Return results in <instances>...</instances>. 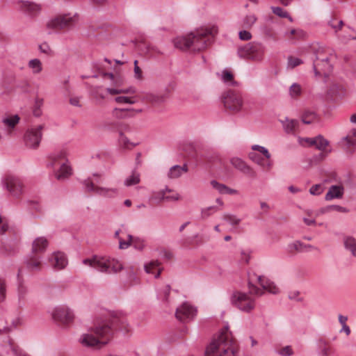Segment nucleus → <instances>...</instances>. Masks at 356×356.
<instances>
[{"mask_svg":"<svg viewBox=\"0 0 356 356\" xmlns=\"http://www.w3.org/2000/svg\"><path fill=\"white\" fill-rule=\"evenodd\" d=\"M218 31V27L216 24H208L185 35L176 37L173 40V44L176 48L181 50L191 49L193 51H200L207 47V37L214 36Z\"/></svg>","mask_w":356,"mask_h":356,"instance_id":"obj_1","label":"nucleus"},{"mask_svg":"<svg viewBox=\"0 0 356 356\" xmlns=\"http://www.w3.org/2000/svg\"><path fill=\"white\" fill-rule=\"evenodd\" d=\"M113 335L112 325L108 322H98L83 333L79 339L82 346L90 348H100L106 345Z\"/></svg>","mask_w":356,"mask_h":356,"instance_id":"obj_2","label":"nucleus"},{"mask_svg":"<svg viewBox=\"0 0 356 356\" xmlns=\"http://www.w3.org/2000/svg\"><path fill=\"white\" fill-rule=\"evenodd\" d=\"M205 356H236L233 337L228 325L213 337L206 348Z\"/></svg>","mask_w":356,"mask_h":356,"instance_id":"obj_3","label":"nucleus"},{"mask_svg":"<svg viewBox=\"0 0 356 356\" xmlns=\"http://www.w3.org/2000/svg\"><path fill=\"white\" fill-rule=\"evenodd\" d=\"M104 177L100 173H93L91 176L81 181L83 190L88 193H92L105 198H113L118 194L116 188L104 187L99 186L103 183Z\"/></svg>","mask_w":356,"mask_h":356,"instance_id":"obj_4","label":"nucleus"},{"mask_svg":"<svg viewBox=\"0 0 356 356\" xmlns=\"http://www.w3.org/2000/svg\"><path fill=\"white\" fill-rule=\"evenodd\" d=\"M82 264L104 273H117L123 268L122 264L114 258L108 256L94 255L84 259Z\"/></svg>","mask_w":356,"mask_h":356,"instance_id":"obj_5","label":"nucleus"},{"mask_svg":"<svg viewBox=\"0 0 356 356\" xmlns=\"http://www.w3.org/2000/svg\"><path fill=\"white\" fill-rule=\"evenodd\" d=\"M266 45L257 40L249 42L237 47L236 54L241 59L261 63L265 58Z\"/></svg>","mask_w":356,"mask_h":356,"instance_id":"obj_6","label":"nucleus"},{"mask_svg":"<svg viewBox=\"0 0 356 356\" xmlns=\"http://www.w3.org/2000/svg\"><path fill=\"white\" fill-rule=\"evenodd\" d=\"M248 285L250 293L256 296H262L264 291L272 294H277L280 292L279 288L273 281L264 276L257 275L254 273L249 276Z\"/></svg>","mask_w":356,"mask_h":356,"instance_id":"obj_7","label":"nucleus"},{"mask_svg":"<svg viewBox=\"0 0 356 356\" xmlns=\"http://www.w3.org/2000/svg\"><path fill=\"white\" fill-rule=\"evenodd\" d=\"M76 21V14H61L49 18L46 22L45 26L49 30V33H51L68 29L74 25Z\"/></svg>","mask_w":356,"mask_h":356,"instance_id":"obj_8","label":"nucleus"},{"mask_svg":"<svg viewBox=\"0 0 356 356\" xmlns=\"http://www.w3.org/2000/svg\"><path fill=\"white\" fill-rule=\"evenodd\" d=\"M67 156L66 152L64 150L60 151L51 156L52 160L50 165L52 167L59 165V169L55 172V177L58 180H64L68 178L72 173V170L67 161L60 163L58 162L60 159H65Z\"/></svg>","mask_w":356,"mask_h":356,"instance_id":"obj_9","label":"nucleus"},{"mask_svg":"<svg viewBox=\"0 0 356 356\" xmlns=\"http://www.w3.org/2000/svg\"><path fill=\"white\" fill-rule=\"evenodd\" d=\"M231 302L244 312H250L255 307V302L248 293L236 291L231 297Z\"/></svg>","mask_w":356,"mask_h":356,"instance_id":"obj_10","label":"nucleus"},{"mask_svg":"<svg viewBox=\"0 0 356 356\" xmlns=\"http://www.w3.org/2000/svg\"><path fill=\"white\" fill-rule=\"evenodd\" d=\"M44 126L42 124L32 127L26 130L24 136V144L29 149L38 147L42 137Z\"/></svg>","mask_w":356,"mask_h":356,"instance_id":"obj_11","label":"nucleus"},{"mask_svg":"<svg viewBox=\"0 0 356 356\" xmlns=\"http://www.w3.org/2000/svg\"><path fill=\"white\" fill-rule=\"evenodd\" d=\"M50 314L54 321L64 325L71 323L74 319V312L65 305L55 307Z\"/></svg>","mask_w":356,"mask_h":356,"instance_id":"obj_12","label":"nucleus"},{"mask_svg":"<svg viewBox=\"0 0 356 356\" xmlns=\"http://www.w3.org/2000/svg\"><path fill=\"white\" fill-rule=\"evenodd\" d=\"M223 103L227 108L238 112L242 108L243 102L240 93L228 90L223 95Z\"/></svg>","mask_w":356,"mask_h":356,"instance_id":"obj_13","label":"nucleus"},{"mask_svg":"<svg viewBox=\"0 0 356 356\" xmlns=\"http://www.w3.org/2000/svg\"><path fill=\"white\" fill-rule=\"evenodd\" d=\"M1 183L3 187L8 190L13 196L18 197L22 193L23 186L18 178L7 176L2 179Z\"/></svg>","mask_w":356,"mask_h":356,"instance_id":"obj_14","label":"nucleus"},{"mask_svg":"<svg viewBox=\"0 0 356 356\" xmlns=\"http://www.w3.org/2000/svg\"><path fill=\"white\" fill-rule=\"evenodd\" d=\"M175 315L181 321H190L196 316L197 309L188 302H184L176 309Z\"/></svg>","mask_w":356,"mask_h":356,"instance_id":"obj_15","label":"nucleus"},{"mask_svg":"<svg viewBox=\"0 0 356 356\" xmlns=\"http://www.w3.org/2000/svg\"><path fill=\"white\" fill-rule=\"evenodd\" d=\"M313 70L316 76H320L322 74L327 76L332 71V65L330 63L329 58L327 57L321 59L316 58L313 63Z\"/></svg>","mask_w":356,"mask_h":356,"instance_id":"obj_16","label":"nucleus"},{"mask_svg":"<svg viewBox=\"0 0 356 356\" xmlns=\"http://www.w3.org/2000/svg\"><path fill=\"white\" fill-rule=\"evenodd\" d=\"M230 163L235 169L248 177H254L256 176L254 169L241 158L232 157L230 159Z\"/></svg>","mask_w":356,"mask_h":356,"instance_id":"obj_17","label":"nucleus"},{"mask_svg":"<svg viewBox=\"0 0 356 356\" xmlns=\"http://www.w3.org/2000/svg\"><path fill=\"white\" fill-rule=\"evenodd\" d=\"M18 115H8L3 116L1 120V129L6 136H10L15 126L19 122Z\"/></svg>","mask_w":356,"mask_h":356,"instance_id":"obj_18","label":"nucleus"},{"mask_svg":"<svg viewBox=\"0 0 356 356\" xmlns=\"http://www.w3.org/2000/svg\"><path fill=\"white\" fill-rule=\"evenodd\" d=\"M49 265L56 270H61L67 265L66 255L61 252H54L49 258Z\"/></svg>","mask_w":356,"mask_h":356,"instance_id":"obj_19","label":"nucleus"},{"mask_svg":"<svg viewBox=\"0 0 356 356\" xmlns=\"http://www.w3.org/2000/svg\"><path fill=\"white\" fill-rule=\"evenodd\" d=\"M106 76H108L111 80L115 81V85L116 86L115 88H107L106 92L112 95L122 94V93H134L135 90L133 88H119L118 86L120 85L121 80L118 78H117L112 73H107L106 74Z\"/></svg>","mask_w":356,"mask_h":356,"instance_id":"obj_20","label":"nucleus"},{"mask_svg":"<svg viewBox=\"0 0 356 356\" xmlns=\"http://www.w3.org/2000/svg\"><path fill=\"white\" fill-rule=\"evenodd\" d=\"M345 188L343 185H332L325 195L326 201H331L334 199H341L343 197Z\"/></svg>","mask_w":356,"mask_h":356,"instance_id":"obj_21","label":"nucleus"},{"mask_svg":"<svg viewBox=\"0 0 356 356\" xmlns=\"http://www.w3.org/2000/svg\"><path fill=\"white\" fill-rule=\"evenodd\" d=\"M142 109H127L115 108L112 111V115L116 119H125L133 118L136 113H140Z\"/></svg>","mask_w":356,"mask_h":356,"instance_id":"obj_22","label":"nucleus"},{"mask_svg":"<svg viewBox=\"0 0 356 356\" xmlns=\"http://www.w3.org/2000/svg\"><path fill=\"white\" fill-rule=\"evenodd\" d=\"M104 322H108L111 324L113 332L115 329H119L122 332L127 333L129 332L131 330L129 325L124 318L113 317L112 319L106 320L104 321Z\"/></svg>","mask_w":356,"mask_h":356,"instance_id":"obj_23","label":"nucleus"},{"mask_svg":"<svg viewBox=\"0 0 356 356\" xmlns=\"http://www.w3.org/2000/svg\"><path fill=\"white\" fill-rule=\"evenodd\" d=\"M340 144L344 146L346 149H350L356 146V129H350L346 136L342 137Z\"/></svg>","mask_w":356,"mask_h":356,"instance_id":"obj_24","label":"nucleus"},{"mask_svg":"<svg viewBox=\"0 0 356 356\" xmlns=\"http://www.w3.org/2000/svg\"><path fill=\"white\" fill-rule=\"evenodd\" d=\"M188 171V167L186 164L182 166L175 165L172 166L167 174L168 178L170 179H175L180 177L184 173Z\"/></svg>","mask_w":356,"mask_h":356,"instance_id":"obj_25","label":"nucleus"},{"mask_svg":"<svg viewBox=\"0 0 356 356\" xmlns=\"http://www.w3.org/2000/svg\"><path fill=\"white\" fill-rule=\"evenodd\" d=\"M289 251L307 252L315 250L316 248L310 244H305L300 241H296L288 245Z\"/></svg>","mask_w":356,"mask_h":356,"instance_id":"obj_26","label":"nucleus"},{"mask_svg":"<svg viewBox=\"0 0 356 356\" xmlns=\"http://www.w3.org/2000/svg\"><path fill=\"white\" fill-rule=\"evenodd\" d=\"M211 185L220 194L237 195L238 193L237 190L230 188L226 185L220 184L216 180H212L211 181Z\"/></svg>","mask_w":356,"mask_h":356,"instance_id":"obj_27","label":"nucleus"},{"mask_svg":"<svg viewBox=\"0 0 356 356\" xmlns=\"http://www.w3.org/2000/svg\"><path fill=\"white\" fill-rule=\"evenodd\" d=\"M145 270L148 274L154 275L155 278H158L160 275L161 269L159 263L157 261H152L144 266Z\"/></svg>","mask_w":356,"mask_h":356,"instance_id":"obj_28","label":"nucleus"},{"mask_svg":"<svg viewBox=\"0 0 356 356\" xmlns=\"http://www.w3.org/2000/svg\"><path fill=\"white\" fill-rule=\"evenodd\" d=\"M48 245L47 240L42 236L36 238L33 242L32 250L33 252H42Z\"/></svg>","mask_w":356,"mask_h":356,"instance_id":"obj_29","label":"nucleus"},{"mask_svg":"<svg viewBox=\"0 0 356 356\" xmlns=\"http://www.w3.org/2000/svg\"><path fill=\"white\" fill-rule=\"evenodd\" d=\"M343 245L346 250L350 254L356 257V239L350 236H346L343 238Z\"/></svg>","mask_w":356,"mask_h":356,"instance_id":"obj_30","label":"nucleus"},{"mask_svg":"<svg viewBox=\"0 0 356 356\" xmlns=\"http://www.w3.org/2000/svg\"><path fill=\"white\" fill-rule=\"evenodd\" d=\"M3 350L6 352L7 354L9 351H11L14 356H31L17 346L13 344L10 339H8V344L3 348Z\"/></svg>","mask_w":356,"mask_h":356,"instance_id":"obj_31","label":"nucleus"},{"mask_svg":"<svg viewBox=\"0 0 356 356\" xmlns=\"http://www.w3.org/2000/svg\"><path fill=\"white\" fill-rule=\"evenodd\" d=\"M21 8L24 12L33 15L38 13L41 9L39 4L31 1L22 2Z\"/></svg>","mask_w":356,"mask_h":356,"instance_id":"obj_32","label":"nucleus"},{"mask_svg":"<svg viewBox=\"0 0 356 356\" xmlns=\"http://www.w3.org/2000/svg\"><path fill=\"white\" fill-rule=\"evenodd\" d=\"M27 65L33 74H38L41 73L43 70L42 63L38 58L31 59L28 62Z\"/></svg>","mask_w":356,"mask_h":356,"instance_id":"obj_33","label":"nucleus"},{"mask_svg":"<svg viewBox=\"0 0 356 356\" xmlns=\"http://www.w3.org/2000/svg\"><path fill=\"white\" fill-rule=\"evenodd\" d=\"M220 76V79L225 84H227L228 86H237L238 85L237 82L234 80V76L230 71H229L227 70H224L221 72Z\"/></svg>","mask_w":356,"mask_h":356,"instance_id":"obj_34","label":"nucleus"},{"mask_svg":"<svg viewBox=\"0 0 356 356\" xmlns=\"http://www.w3.org/2000/svg\"><path fill=\"white\" fill-rule=\"evenodd\" d=\"M282 123L285 131L288 134L295 131L297 126L298 125V120H290L288 118H286L284 120H282Z\"/></svg>","mask_w":356,"mask_h":356,"instance_id":"obj_35","label":"nucleus"},{"mask_svg":"<svg viewBox=\"0 0 356 356\" xmlns=\"http://www.w3.org/2000/svg\"><path fill=\"white\" fill-rule=\"evenodd\" d=\"M219 211H220V208L217 206H209L202 208L200 211V218L202 220L207 219L209 217Z\"/></svg>","mask_w":356,"mask_h":356,"instance_id":"obj_36","label":"nucleus"},{"mask_svg":"<svg viewBox=\"0 0 356 356\" xmlns=\"http://www.w3.org/2000/svg\"><path fill=\"white\" fill-rule=\"evenodd\" d=\"M29 293L27 286L21 280H18L17 283V296L19 301L24 300Z\"/></svg>","mask_w":356,"mask_h":356,"instance_id":"obj_37","label":"nucleus"},{"mask_svg":"<svg viewBox=\"0 0 356 356\" xmlns=\"http://www.w3.org/2000/svg\"><path fill=\"white\" fill-rule=\"evenodd\" d=\"M257 21V17L250 13L246 15L242 19V26L246 29H251Z\"/></svg>","mask_w":356,"mask_h":356,"instance_id":"obj_38","label":"nucleus"},{"mask_svg":"<svg viewBox=\"0 0 356 356\" xmlns=\"http://www.w3.org/2000/svg\"><path fill=\"white\" fill-rule=\"evenodd\" d=\"M140 180V174L136 171H133L131 175L125 179L124 183L126 186H131L138 184Z\"/></svg>","mask_w":356,"mask_h":356,"instance_id":"obj_39","label":"nucleus"},{"mask_svg":"<svg viewBox=\"0 0 356 356\" xmlns=\"http://www.w3.org/2000/svg\"><path fill=\"white\" fill-rule=\"evenodd\" d=\"M41 264V259L40 257L33 256L31 257L26 261V266L28 269L31 270H36L39 269L40 266Z\"/></svg>","mask_w":356,"mask_h":356,"instance_id":"obj_40","label":"nucleus"},{"mask_svg":"<svg viewBox=\"0 0 356 356\" xmlns=\"http://www.w3.org/2000/svg\"><path fill=\"white\" fill-rule=\"evenodd\" d=\"M272 12L277 16L282 18H287L290 22H293V18L290 16L287 11L279 6H271Z\"/></svg>","mask_w":356,"mask_h":356,"instance_id":"obj_41","label":"nucleus"},{"mask_svg":"<svg viewBox=\"0 0 356 356\" xmlns=\"http://www.w3.org/2000/svg\"><path fill=\"white\" fill-rule=\"evenodd\" d=\"M329 141L325 139L323 136L318 135L316 136L315 147L321 151H325L329 145Z\"/></svg>","mask_w":356,"mask_h":356,"instance_id":"obj_42","label":"nucleus"},{"mask_svg":"<svg viewBox=\"0 0 356 356\" xmlns=\"http://www.w3.org/2000/svg\"><path fill=\"white\" fill-rule=\"evenodd\" d=\"M170 291V286L169 285H165L162 289H158L157 298L161 301L168 302V296Z\"/></svg>","mask_w":356,"mask_h":356,"instance_id":"obj_43","label":"nucleus"},{"mask_svg":"<svg viewBox=\"0 0 356 356\" xmlns=\"http://www.w3.org/2000/svg\"><path fill=\"white\" fill-rule=\"evenodd\" d=\"M161 198H165V201L175 202L181 199V196L179 193L171 189V191H167V193H163Z\"/></svg>","mask_w":356,"mask_h":356,"instance_id":"obj_44","label":"nucleus"},{"mask_svg":"<svg viewBox=\"0 0 356 356\" xmlns=\"http://www.w3.org/2000/svg\"><path fill=\"white\" fill-rule=\"evenodd\" d=\"M302 87L297 83H293L289 90V95L291 98L296 99L302 94Z\"/></svg>","mask_w":356,"mask_h":356,"instance_id":"obj_45","label":"nucleus"},{"mask_svg":"<svg viewBox=\"0 0 356 356\" xmlns=\"http://www.w3.org/2000/svg\"><path fill=\"white\" fill-rule=\"evenodd\" d=\"M302 63H303V61L300 58L293 56H289L287 58L286 67H287V69H293L294 67L299 66Z\"/></svg>","mask_w":356,"mask_h":356,"instance_id":"obj_46","label":"nucleus"},{"mask_svg":"<svg viewBox=\"0 0 356 356\" xmlns=\"http://www.w3.org/2000/svg\"><path fill=\"white\" fill-rule=\"evenodd\" d=\"M316 120V113L311 111H305L302 115V122L304 124H311Z\"/></svg>","mask_w":356,"mask_h":356,"instance_id":"obj_47","label":"nucleus"},{"mask_svg":"<svg viewBox=\"0 0 356 356\" xmlns=\"http://www.w3.org/2000/svg\"><path fill=\"white\" fill-rule=\"evenodd\" d=\"M222 219L229 222L231 225H237L241 221V219L238 218L236 216L229 213H224Z\"/></svg>","mask_w":356,"mask_h":356,"instance_id":"obj_48","label":"nucleus"},{"mask_svg":"<svg viewBox=\"0 0 356 356\" xmlns=\"http://www.w3.org/2000/svg\"><path fill=\"white\" fill-rule=\"evenodd\" d=\"M286 35L291 39H300L305 37V33L302 29H291L286 33Z\"/></svg>","mask_w":356,"mask_h":356,"instance_id":"obj_49","label":"nucleus"},{"mask_svg":"<svg viewBox=\"0 0 356 356\" xmlns=\"http://www.w3.org/2000/svg\"><path fill=\"white\" fill-rule=\"evenodd\" d=\"M251 149L252 151H257L261 154H263L267 159H270L271 157V154H270L268 149L264 146H261L259 145H253L251 146Z\"/></svg>","mask_w":356,"mask_h":356,"instance_id":"obj_50","label":"nucleus"},{"mask_svg":"<svg viewBox=\"0 0 356 356\" xmlns=\"http://www.w3.org/2000/svg\"><path fill=\"white\" fill-rule=\"evenodd\" d=\"M167 191H171V188L165 187V188L154 193V195L152 196L151 200L153 201H156L159 203L165 200V198H161V195H163V193H167Z\"/></svg>","mask_w":356,"mask_h":356,"instance_id":"obj_51","label":"nucleus"},{"mask_svg":"<svg viewBox=\"0 0 356 356\" xmlns=\"http://www.w3.org/2000/svg\"><path fill=\"white\" fill-rule=\"evenodd\" d=\"M248 158L252 162L257 163L260 166H264L263 159L257 155L254 151L250 152L248 154Z\"/></svg>","mask_w":356,"mask_h":356,"instance_id":"obj_52","label":"nucleus"},{"mask_svg":"<svg viewBox=\"0 0 356 356\" xmlns=\"http://www.w3.org/2000/svg\"><path fill=\"white\" fill-rule=\"evenodd\" d=\"M115 102L118 104H134L136 102L135 99L131 97H126V96H119L115 98Z\"/></svg>","mask_w":356,"mask_h":356,"instance_id":"obj_53","label":"nucleus"},{"mask_svg":"<svg viewBox=\"0 0 356 356\" xmlns=\"http://www.w3.org/2000/svg\"><path fill=\"white\" fill-rule=\"evenodd\" d=\"M131 245L134 247L135 249L138 250H142L145 246L144 240L140 239L139 238L133 237L131 241Z\"/></svg>","mask_w":356,"mask_h":356,"instance_id":"obj_54","label":"nucleus"},{"mask_svg":"<svg viewBox=\"0 0 356 356\" xmlns=\"http://www.w3.org/2000/svg\"><path fill=\"white\" fill-rule=\"evenodd\" d=\"M325 210L327 211H337L338 212H341V213H348L349 212V209H347L346 207H342V206H340V205H337V204H332V205H330V206H327L325 207Z\"/></svg>","mask_w":356,"mask_h":356,"instance_id":"obj_55","label":"nucleus"},{"mask_svg":"<svg viewBox=\"0 0 356 356\" xmlns=\"http://www.w3.org/2000/svg\"><path fill=\"white\" fill-rule=\"evenodd\" d=\"M165 96L163 95H151L149 96V100L154 104H160L165 101Z\"/></svg>","mask_w":356,"mask_h":356,"instance_id":"obj_56","label":"nucleus"},{"mask_svg":"<svg viewBox=\"0 0 356 356\" xmlns=\"http://www.w3.org/2000/svg\"><path fill=\"white\" fill-rule=\"evenodd\" d=\"M323 192V187L321 184H315L309 188V193L312 195H319Z\"/></svg>","mask_w":356,"mask_h":356,"instance_id":"obj_57","label":"nucleus"},{"mask_svg":"<svg viewBox=\"0 0 356 356\" xmlns=\"http://www.w3.org/2000/svg\"><path fill=\"white\" fill-rule=\"evenodd\" d=\"M238 38L242 41H249L252 39V33L247 30H241L238 32Z\"/></svg>","mask_w":356,"mask_h":356,"instance_id":"obj_58","label":"nucleus"},{"mask_svg":"<svg viewBox=\"0 0 356 356\" xmlns=\"http://www.w3.org/2000/svg\"><path fill=\"white\" fill-rule=\"evenodd\" d=\"M278 355L281 356H291L293 354L291 346H286L277 351Z\"/></svg>","mask_w":356,"mask_h":356,"instance_id":"obj_59","label":"nucleus"},{"mask_svg":"<svg viewBox=\"0 0 356 356\" xmlns=\"http://www.w3.org/2000/svg\"><path fill=\"white\" fill-rule=\"evenodd\" d=\"M40 51L46 55H51L52 50L47 42H43L38 46Z\"/></svg>","mask_w":356,"mask_h":356,"instance_id":"obj_60","label":"nucleus"},{"mask_svg":"<svg viewBox=\"0 0 356 356\" xmlns=\"http://www.w3.org/2000/svg\"><path fill=\"white\" fill-rule=\"evenodd\" d=\"M6 284L4 280L0 279V302H3L6 298Z\"/></svg>","mask_w":356,"mask_h":356,"instance_id":"obj_61","label":"nucleus"},{"mask_svg":"<svg viewBox=\"0 0 356 356\" xmlns=\"http://www.w3.org/2000/svg\"><path fill=\"white\" fill-rule=\"evenodd\" d=\"M132 236L128 235V241H123L119 238V248L120 249H127L131 245Z\"/></svg>","mask_w":356,"mask_h":356,"instance_id":"obj_62","label":"nucleus"},{"mask_svg":"<svg viewBox=\"0 0 356 356\" xmlns=\"http://www.w3.org/2000/svg\"><path fill=\"white\" fill-rule=\"evenodd\" d=\"M334 20L332 19L328 22V25L331 26L332 29L335 30V32L339 31L342 28L343 22L342 20L339 21L338 24H336L334 22Z\"/></svg>","mask_w":356,"mask_h":356,"instance_id":"obj_63","label":"nucleus"},{"mask_svg":"<svg viewBox=\"0 0 356 356\" xmlns=\"http://www.w3.org/2000/svg\"><path fill=\"white\" fill-rule=\"evenodd\" d=\"M42 104V99H36L35 101V108L33 110V115L36 117H39L41 115V111L40 107Z\"/></svg>","mask_w":356,"mask_h":356,"instance_id":"obj_64","label":"nucleus"}]
</instances>
